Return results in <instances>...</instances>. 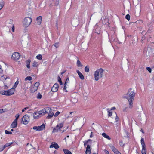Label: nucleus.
<instances>
[{"label": "nucleus", "mask_w": 154, "mask_h": 154, "mask_svg": "<svg viewBox=\"0 0 154 154\" xmlns=\"http://www.w3.org/2000/svg\"><path fill=\"white\" fill-rule=\"evenodd\" d=\"M32 78L31 76H27L25 79V80L26 81L27 80L30 81L32 79Z\"/></svg>", "instance_id": "72a5a7b5"}, {"label": "nucleus", "mask_w": 154, "mask_h": 154, "mask_svg": "<svg viewBox=\"0 0 154 154\" xmlns=\"http://www.w3.org/2000/svg\"><path fill=\"white\" fill-rule=\"evenodd\" d=\"M86 143H88L89 142H91V140L90 139H89L87 141H86Z\"/></svg>", "instance_id": "69168bd1"}, {"label": "nucleus", "mask_w": 154, "mask_h": 154, "mask_svg": "<svg viewBox=\"0 0 154 154\" xmlns=\"http://www.w3.org/2000/svg\"><path fill=\"white\" fill-rule=\"evenodd\" d=\"M20 55L19 53L15 52L12 54L11 58L14 60H17L20 58Z\"/></svg>", "instance_id": "39448f33"}, {"label": "nucleus", "mask_w": 154, "mask_h": 154, "mask_svg": "<svg viewBox=\"0 0 154 154\" xmlns=\"http://www.w3.org/2000/svg\"><path fill=\"white\" fill-rule=\"evenodd\" d=\"M32 21V19L31 17H27L24 19L23 23V26L25 27H27L31 24Z\"/></svg>", "instance_id": "7ed1b4c3"}, {"label": "nucleus", "mask_w": 154, "mask_h": 154, "mask_svg": "<svg viewBox=\"0 0 154 154\" xmlns=\"http://www.w3.org/2000/svg\"><path fill=\"white\" fill-rule=\"evenodd\" d=\"M52 111V109L49 107H47L41 110V112L42 113V115H44L46 114H48L50 112Z\"/></svg>", "instance_id": "20e7f679"}, {"label": "nucleus", "mask_w": 154, "mask_h": 154, "mask_svg": "<svg viewBox=\"0 0 154 154\" xmlns=\"http://www.w3.org/2000/svg\"><path fill=\"white\" fill-rule=\"evenodd\" d=\"M6 91L7 94H5V95L10 96L14 94V89L13 88Z\"/></svg>", "instance_id": "9b49d317"}, {"label": "nucleus", "mask_w": 154, "mask_h": 154, "mask_svg": "<svg viewBox=\"0 0 154 154\" xmlns=\"http://www.w3.org/2000/svg\"><path fill=\"white\" fill-rule=\"evenodd\" d=\"M119 144L121 146H124V144H123L122 141H121L119 142Z\"/></svg>", "instance_id": "6e6d98bb"}, {"label": "nucleus", "mask_w": 154, "mask_h": 154, "mask_svg": "<svg viewBox=\"0 0 154 154\" xmlns=\"http://www.w3.org/2000/svg\"><path fill=\"white\" fill-rule=\"evenodd\" d=\"M111 149L114 152H116L117 150L116 149L115 147H114L113 146H112L111 147Z\"/></svg>", "instance_id": "a18cd8bd"}, {"label": "nucleus", "mask_w": 154, "mask_h": 154, "mask_svg": "<svg viewBox=\"0 0 154 154\" xmlns=\"http://www.w3.org/2000/svg\"><path fill=\"white\" fill-rule=\"evenodd\" d=\"M38 65L37 62L36 61H34L33 63L32 66L34 67L37 66Z\"/></svg>", "instance_id": "79ce46f5"}, {"label": "nucleus", "mask_w": 154, "mask_h": 154, "mask_svg": "<svg viewBox=\"0 0 154 154\" xmlns=\"http://www.w3.org/2000/svg\"><path fill=\"white\" fill-rule=\"evenodd\" d=\"M59 85L58 84L55 83L51 88V90L53 92L57 91L58 89Z\"/></svg>", "instance_id": "1a4fd4ad"}, {"label": "nucleus", "mask_w": 154, "mask_h": 154, "mask_svg": "<svg viewBox=\"0 0 154 154\" xmlns=\"http://www.w3.org/2000/svg\"><path fill=\"white\" fill-rule=\"evenodd\" d=\"M42 17L41 16L38 17L36 19L37 21V23L38 25H40L42 23Z\"/></svg>", "instance_id": "4468645a"}, {"label": "nucleus", "mask_w": 154, "mask_h": 154, "mask_svg": "<svg viewBox=\"0 0 154 154\" xmlns=\"http://www.w3.org/2000/svg\"><path fill=\"white\" fill-rule=\"evenodd\" d=\"M36 58L39 60H41L42 58V56L41 54H38L36 56Z\"/></svg>", "instance_id": "58836bf2"}, {"label": "nucleus", "mask_w": 154, "mask_h": 154, "mask_svg": "<svg viewBox=\"0 0 154 154\" xmlns=\"http://www.w3.org/2000/svg\"><path fill=\"white\" fill-rule=\"evenodd\" d=\"M109 21V19H108V18H105V20H104V23H105V24H107L105 22V21H107V22H108ZM107 23H108V24H109V22H107Z\"/></svg>", "instance_id": "3c124183"}, {"label": "nucleus", "mask_w": 154, "mask_h": 154, "mask_svg": "<svg viewBox=\"0 0 154 154\" xmlns=\"http://www.w3.org/2000/svg\"><path fill=\"white\" fill-rule=\"evenodd\" d=\"M31 62V60L29 59H28L26 61V63L27 67L29 69L30 68V63Z\"/></svg>", "instance_id": "4be33fe9"}, {"label": "nucleus", "mask_w": 154, "mask_h": 154, "mask_svg": "<svg viewBox=\"0 0 154 154\" xmlns=\"http://www.w3.org/2000/svg\"><path fill=\"white\" fill-rule=\"evenodd\" d=\"M29 108L28 107H25L22 110V112H24V111L26 110L27 109H28Z\"/></svg>", "instance_id": "bf43d9fd"}, {"label": "nucleus", "mask_w": 154, "mask_h": 154, "mask_svg": "<svg viewBox=\"0 0 154 154\" xmlns=\"http://www.w3.org/2000/svg\"><path fill=\"white\" fill-rule=\"evenodd\" d=\"M85 153L86 154H91L90 146L89 145H87Z\"/></svg>", "instance_id": "ddd939ff"}, {"label": "nucleus", "mask_w": 154, "mask_h": 154, "mask_svg": "<svg viewBox=\"0 0 154 154\" xmlns=\"http://www.w3.org/2000/svg\"><path fill=\"white\" fill-rule=\"evenodd\" d=\"M89 66H87L85 68V71L86 72H88L89 71Z\"/></svg>", "instance_id": "c756f323"}, {"label": "nucleus", "mask_w": 154, "mask_h": 154, "mask_svg": "<svg viewBox=\"0 0 154 154\" xmlns=\"http://www.w3.org/2000/svg\"><path fill=\"white\" fill-rule=\"evenodd\" d=\"M48 114V115L47 116L46 118L48 119L51 118L54 115V113L52 111L50 112Z\"/></svg>", "instance_id": "6ab92c4d"}, {"label": "nucleus", "mask_w": 154, "mask_h": 154, "mask_svg": "<svg viewBox=\"0 0 154 154\" xmlns=\"http://www.w3.org/2000/svg\"><path fill=\"white\" fill-rule=\"evenodd\" d=\"M20 116V115L18 114L15 116V117H16L15 119H14L15 121H17L18 119L19 118Z\"/></svg>", "instance_id": "09e8293b"}, {"label": "nucleus", "mask_w": 154, "mask_h": 154, "mask_svg": "<svg viewBox=\"0 0 154 154\" xmlns=\"http://www.w3.org/2000/svg\"><path fill=\"white\" fill-rule=\"evenodd\" d=\"M114 116L115 117V122H117L118 120V119H119V118L117 116V114L115 113V115H114Z\"/></svg>", "instance_id": "c9c22d12"}, {"label": "nucleus", "mask_w": 154, "mask_h": 154, "mask_svg": "<svg viewBox=\"0 0 154 154\" xmlns=\"http://www.w3.org/2000/svg\"><path fill=\"white\" fill-rule=\"evenodd\" d=\"M60 114V112L59 111H57L54 115V116L55 117H57Z\"/></svg>", "instance_id": "603ef678"}, {"label": "nucleus", "mask_w": 154, "mask_h": 154, "mask_svg": "<svg viewBox=\"0 0 154 154\" xmlns=\"http://www.w3.org/2000/svg\"><path fill=\"white\" fill-rule=\"evenodd\" d=\"M104 71V70L100 68L97 69L94 72V75L95 81H98L99 79L103 76Z\"/></svg>", "instance_id": "f03ea898"}, {"label": "nucleus", "mask_w": 154, "mask_h": 154, "mask_svg": "<svg viewBox=\"0 0 154 154\" xmlns=\"http://www.w3.org/2000/svg\"><path fill=\"white\" fill-rule=\"evenodd\" d=\"M4 149V146H0V152L2 151Z\"/></svg>", "instance_id": "13d9d810"}, {"label": "nucleus", "mask_w": 154, "mask_h": 154, "mask_svg": "<svg viewBox=\"0 0 154 154\" xmlns=\"http://www.w3.org/2000/svg\"><path fill=\"white\" fill-rule=\"evenodd\" d=\"M1 77L2 78L1 80L2 81L5 80H6L7 79V78H8L7 76H6V77H4V75H3V76H2Z\"/></svg>", "instance_id": "de8ad7c7"}, {"label": "nucleus", "mask_w": 154, "mask_h": 154, "mask_svg": "<svg viewBox=\"0 0 154 154\" xmlns=\"http://www.w3.org/2000/svg\"><path fill=\"white\" fill-rule=\"evenodd\" d=\"M136 23L137 24H139L140 25H143V22L142 20H138L136 22Z\"/></svg>", "instance_id": "7c9ffc66"}, {"label": "nucleus", "mask_w": 154, "mask_h": 154, "mask_svg": "<svg viewBox=\"0 0 154 154\" xmlns=\"http://www.w3.org/2000/svg\"><path fill=\"white\" fill-rule=\"evenodd\" d=\"M54 46L56 48H57L59 47L58 43H56L54 44Z\"/></svg>", "instance_id": "864d4df0"}, {"label": "nucleus", "mask_w": 154, "mask_h": 154, "mask_svg": "<svg viewBox=\"0 0 154 154\" xmlns=\"http://www.w3.org/2000/svg\"><path fill=\"white\" fill-rule=\"evenodd\" d=\"M41 112V110L38 112H34L33 114V116L35 119H38V117H41L42 115V113Z\"/></svg>", "instance_id": "6e6552de"}, {"label": "nucleus", "mask_w": 154, "mask_h": 154, "mask_svg": "<svg viewBox=\"0 0 154 154\" xmlns=\"http://www.w3.org/2000/svg\"><path fill=\"white\" fill-rule=\"evenodd\" d=\"M105 34L107 37L109 36L108 33H107V32H106L105 33Z\"/></svg>", "instance_id": "774afa93"}, {"label": "nucleus", "mask_w": 154, "mask_h": 154, "mask_svg": "<svg viewBox=\"0 0 154 154\" xmlns=\"http://www.w3.org/2000/svg\"><path fill=\"white\" fill-rule=\"evenodd\" d=\"M77 73H78L79 77L81 80H83L84 79V77L82 74L79 70H77L76 71Z\"/></svg>", "instance_id": "f3484780"}, {"label": "nucleus", "mask_w": 154, "mask_h": 154, "mask_svg": "<svg viewBox=\"0 0 154 154\" xmlns=\"http://www.w3.org/2000/svg\"><path fill=\"white\" fill-rule=\"evenodd\" d=\"M50 148H54L56 149H57L59 148V145L57 144V143H52V144L50 146Z\"/></svg>", "instance_id": "f8f14e48"}, {"label": "nucleus", "mask_w": 154, "mask_h": 154, "mask_svg": "<svg viewBox=\"0 0 154 154\" xmlns=\"http://www.w3.org/2000/svg\"><path fill=\"white\" fill-rule=\"evenodd\" d=\"M38 131H41L43 130L45 128V125L44 124H43L41 125L38 126Z\"/></svg>", "instance_id": "412c9836"}, {"label": "nucleus", "mask_w": 154, "mask_h": 154, "mask_svg": "<svg viewBox=\"0 0 154 154\" xmlns=\"http://www.w3.org/2000/svg\"><path fill=\"white\" fill-rule=\"evenodd\" d=\"M72 24L73 26L75 27L79 24V21L78 19H73L72 21Z\"/></svg>", "instance_id": "9d476101"}, {"label": "nucleus", "mask_w": 154, "mask_h": 154, "mask_svg": "<svg viewBox=\"0 0 154 154\" xmlns=\"http://www.w3.org/2000/svg\"><path fill=\"white\" fill-rule=\"evenodd\" d=\"M29 117L28 115H24L22 119L23 123L24 124H27L29 121Z\"/></svg>", "instance_id": "423d86ee"}, {"label": "nucleus", "mask_w": 154, "mask_h": 154, "mask_svg": "<svg viewBox=\"0 0 154 154\" xmlns=\"http://www.w3.org/2000/svg\"><path fill=\"white\" fill-rule=\"evenodd\" d=\"M17 121L14 120L11 125V127L12 128H16L17 126Z\"/></svg>", "instance_id": "dca6fc26"}, {"label": "nucleus", "mask_w": 154, "mask_h": 154, "mask_svg": "<svg viewBox=\"0 0 154 154\" xmlns=\"http://www.w3.org/2000/svg\"><path fill=\"white\" fill-rule=\"evenodd\" d=\"M69 78H67L64 84V86L63 88L64 90H65V91L66 92H67V91L66 89V86L67 84V83L68 82H69Z\"/></svg>", "instance_id": "5701e85b"}, {"label": "nucleus", "mask_w": 154, "mask_h": 154, "mask_svg": "<svg viewBox=\"0 0 154 154\" xmlns=\"http://www.w3.org/2000/svg\"><path fill=\"white\" fill-rule=\"evenodd\" d=\"M22 40L21 41V42H22V41H23L24 40H27L28 39V35H24L22 37Z\"/></svg>", "instance_id": "473e14b6"}, {"label": "nucleus", "mask_w": 154, "mask_h": 154, "mask_svg": "<svg viewBox=\"0 0 154 154\" xmlns=\"http://www.w3.org/2000/svg\"><path fill=\"white\" fill-rule=\"evenodd\" d=\"M5 132L6 134H12V133L11 132L7 130H5Z\"/></svg>", "instance_id": "37998d69"}, {"label": "nucleus", "mask_w": 154, "mask_h": 154, "mask_svg": "<svg viewBox=\"0 0 154 154\" xmlns=\"http://www.w3.org/2000/svg\"><path fill=\"white\" fill-rule=\"evenodd\" d=\"M95 32L97 34H100V28L97 25H96L95 26Z\"/></svg>", "instance_id": "a211bd4d"}, {"label": "nucleus", "mask_w": 154, "mask_h": 154, "mask_svg": "<svg viewBox=\"0 0 154 154\" xmlns=\"http://www.w3.org/2000/svg\"><path fill=\"white\" fill-rule=\"evenodd\" d=\"M102 135L104 137L108 139L109 140H110L111 139L110 137L105 133H103Z\"/></svg>", "instance_id": "b1692460"}, {"label": "nucleus", "mask_w": 154, "mask_h": 154, "mask_svg": "<svg viewBox=\"0 0 154 154\" xmlns=\"http://www.w3.org/2000/svg\"><path fill=\"white\" fill-rule=\"evenodd\" d=\"M105 151L106 153V154H109V152L108 151H107L106 150H105Z\"/></svg>", "instance_id": "338daca9"}, {"label": "nucleus", "mask_w": 154, "mask_h": 154, "mask_svg": "<svg viewBox=\"0 0 154 154\" xmlns=\"http://www.w3.org/2000/svg\"><path fill=\"white\" fill-rule=\"evenodd\" d=\"M65 154H72L71 152L66 149H64L63 150Z\"/></svg>", "instance_id": "393cba45"}, {"label": "nucleus", "mask_w": 154, "mask_h": 154, "mask_svg": "<svg viewBox=\"0 0 154 154\" xmlns=\"http://www.w3.org/2000/svg\"><path fill=\"white\" fill-rule=\"evenodd\" d=\"M5 112L3 109H0V113H2Z\"/></svg>", "instance_id": "052dcab7"}, {"label": "nucleus", "mask_w": 154, "mask_h": 154, "mask_svg": "<svg viewBox=\"0 0 154 154\" xmlns=\"http://www.w3.org/2000/svg\"><path fill=\"white\" fill-rule=\"evenodd\" d=\"M63 123H60L56 127L53 129V132H57L63 126Z\"/></svg>", "instance_id": "0eeeda50"}, {"label": "nucleus", "mask_w": 154, "mask_h": 154, "mask_svg": "<svg viewBox=\"0 0 154 154\" xmlns=\"http://www.w3.org/2000/svg\"><path fill=\"white\" fill-rule=\"evenodd\" d=\"M141 152L142 154H146V151L145 147H142Z\"/></svg>", "instance_id": "c85d7f7f"}, {"label": "nucleus", "mask_w": 154, "mask_h": 154, "mask_svg": "<svg viewBox=\"0 0 154 154\" xmlns=\"http://www.w3.org/2000/svg\"><path fill=\"white\" fill-rule=\"evenodd\" d=\"M39 85V82H37L35 83V85H34V87H37V88H38V87Z\"/></svg>", "instance_id": "a19ab883"}, {"label": "nucleus", "mask_w": 154, "mask_h": 154, "mask_svg": "<svg viewBox=\"0 0 154 154\" xmlns=\"http://www.w3.org/2000/svg\"><path fill=\"white\" fill-rule=\"evenodd\" d=\"M140 9L139 7H136V9L135 11V14L137 16H139L140 14Z\"/></svg>", "instance_id": "2eb2a0df"}, {"label": "nucleus", "mask_w": 154, "mask_h": 154, "mask_svg": "<svg viewBox=\"0 0 154 154\" xmlns=\"http://www.w3.org/2000/svg\"><path fill=\"white\" fill-rule=\"evenodd\" d=\"M114 153L115 154H121V153L118 151V150L116 151V152H115Z\"/></svg>", "instance_id": "0e129e2a"}, {"label": "nucleus", "mask_w": 154, "mask_h": 154, "mask_svg": "<svg viewBox=\"0 0 154 154\" xmlns=\"http://www.w3.org/2000/svg\"><path fill=\"white\" fill-rule=\"evenodd\" d=\"M12 31L13 32H14V25H12Z\"/></svg>", "instance_id": "e2e57ef3"}, {"label": "nucleus", "mask_w": 154, "mask_h": 154, "mask_svg": "<svg viewBox=\"0 0 154 154\" xmlns=\"http://www.w3.org/2000/svg\"><path fill=\"white\" fill-rule=\"evenodd\" d=\"M3 70L1 65H0V73L2 72Z\"/></svg>", "instance_id": "680f3d73"}, {"label": "nucleus", "mask_w": 154, "mask_h": 154, "mask_svg": "<svg viewBox=\"0 0 154 154\" xmlns=\"http://www.w3.org/2000/svg\"><path fill=\"white\" fill-rule=\"evenodd\" d=\"M108 112V117H109L111 116L112 115V112H110L109 109H107Z\"/></svg>", "instance_id": "ea45409f"}, {"label": "nucleus", "mask_w": 154, "mask_h": 154, "mask_svg": "<svg viewBox=\"0 0 154 154\" xmlns=\"http://www.w3.org/2000/svg\"><path fill=\"white\" fill-rule=\"evenodd\" d=\"M42 96L41 94L40 93H39L38 94L37 96V98L38 99H41L42 98Z\"/></svg>", "instance_id": "49530a36"}, {"label": "nucleus", "mask_w": 154, "mask_h": 154, "mask_svg": "<svg viewBox=\"0 0 154 154\" xmlns=\"http://www.w3.org/2000/svg\"><path fill=\"white\" fill-rule=\"evenodd\" d=\"M13 143V142L11 143H6L5 145L3 146L4 147V148H5L8 147L10 146Z\"/></svg>", "instance_id": "cd10ccee"}, {"label": "nucleus", "mask_w": 154, "mask_h": 154, "mask_svg": "<svg viewBox=\"0 0 154 154\" xmlns=\"http://www.w3.org/2000/svg\"><path fill=\"white\" fill-rule=\"evenodd\" d=\"M33 128L34 130H35L36 131H38V126H34Z\"/></svg>", "instance_id": "4d7b16f0"}, {"label": "nucleus", "mask_w": 154, "mask_h": 154, "mask_svg": "<svg viewBox=\"0 0 154 154\" xmlns=\"http://www.w3.org/2000/svg\"><path fill=\"white\" fill-rule=\"evenodd\" d=\"M58 81L59 82L60 84L61 85H62L63 83H62V81H61V79L59 76H58Z\"/></svg>", "instance_id": "4c0bfd02"}, {"label": "nucleus", "mask_w": 154, "mask_h": 154, "mask_svg": "<svg viewBox=\"0 0 154 154\" xmlns=\"http://www.w3.org/2000/svg\"><path fill=\"white\" fill-rule=\"evenodd\" d=\"M125 18L129 21L130 20V16L129 14H127L125 16Z\"/></svg>", "instance_id": "c03bdc74"}, {"label": "nucleus", "mask_w": 154, "mask_h": 154, "mask_svg": "<svg viewBox=\"0 0 154 154\" xmlns=\"http://www.w3.org/2000/svg\"><path fill=\"white\" fill-rule=\"evenodd\" d=\"M7 94L6 92V91H2V94L3 95H5V94Z\"/></svg>", "instance_id": "5fc2aeb1"}, {"label": "nucleus", "mask_w": 154, "mask_h": 154, "mask_svg": "<svg viewBox=\"0 0 154 154\" xmlns=\"http://www.w3.org/2000/svg\"><path fill=\"white\" fill-rule=\"evenodd\" d=\"M19 82L18 80L16 81V82L15 83V84H14V86L13 87V88H14V89L16 87L17 85H18Z\"/></svg>", "instance_id": "f704fd0d"}, {"label": "nucleus", "mask_w": 154, "mask_h": 154, "mask_svg": "<svg viewBox=\"0 0 154 154\" xmlns=\"http://www.w3.org/2000/svg\"><path fill=\"white\" fill-rule=\"evenodd\" d=\"M77 64L78 67H80L82 66V65L81 64L80 61L78 60L77 62Z\"/></svg>", "instance_id": "2f4dec72"}, {"label": "nucleus", "mask_w": 154, "mask_h": 154, "mask_svg": "<svg viewBox=\"0 0 154 154\" xmlns=\"http://www.w3.org/2000/svg\"><path fill=\"white\" fill-rule=\"evenodd\" d=\"M53 2H55V3H53L54 4V5L57 6L58 5L59 3V0H55V1L54 0L53 1Z\"/></svg>", "instance_id": "e433bc0d"}, {"label": "nucleus", "mask_w": 154, "mask_h": 154, "mask_svg": "<svg viewBox=\"0 0 154 154\" xmlns=\"http://www.w3.org/2000/svg\"><path fill=\"white\" fill-rule=\"evenodd\" d=\"M146 69L149 72V73H151L152 71L151 69L149 67L146 68Z\"/></svg>", "instance_id": "8fccbe9b"}, {"label": "nucleus", "mask_w": 154, "mask_h": 154, "mask_svg": "<svg viewBox=\"0 0 154 154\" xmlns=\"http://www.w3.org/2000/svg\"><path fill=\"white\" fill-rule=\"evenodd\" d=\"M141 143L142 145V147H145V144L144 142V140L143 138H142L141 139Z\"/></svg>", "instance_id": "bb28decb"}, {"label": "nucleus", "mask_w": 154, "mask_h": 154, "mask_svg": "<svg viewBox=\"0 0 154 154\" xmlns=\"http://www.w3.org/2000/svg\"><path fill=\"white\" fill-rule=\"evenodd\" d=\"M37 89H38L37 88V87L34 86L30 88V92L31 93H33L36 91L37 90Z\"/></svg>", "instance_id": "aec40b11"}, {"label": "nucleus", "mask_w": 154, "mask_h": 154, "mask_svg": "<svg viewBox=\"0 0 154 154\" xmlns=\"http://www.w3.org/2000/svg\"><path fill=\"white\" fill-rule=\"evenodd\" d=\"M135 94L134 90L132 88H130L128 90L127 93L123 96V98H126L128 100L129 103V107L130 109H132L133 107V101L134 100Z\"/></svg>", "instance_id": "f257e3e1"}, {"label": "nucleus", "mask_w": 154, "mask_h": 154, "mask_svg": "<svg viewBox=\"0 0 154 154\" xmlns=\"http://www.w3.org/2000/svg\"><path fill=\"white\" fill-rule=\"evenodd\" d=\"M4 5V2L2 0H0V10L3 7Z\"/></svg>", "instance_id": "a878e982"}]
</instances>
